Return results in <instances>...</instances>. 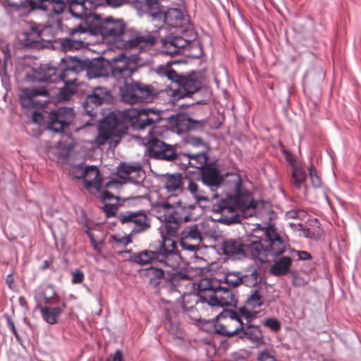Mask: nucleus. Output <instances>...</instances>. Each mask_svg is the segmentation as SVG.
<instances>
[{
    "mask_svg": "<svg viewBox=\"0 0 361 361\" xmlns=\"http://www.w3.org/2000/svg\"><path fill=\"white\" fill-rule=\"evenodd\" d=\"M263 237L252 234L245 238H228L222 243L224 254L233 259L252 257L268 262L269 256H278L286 250V244L273 226L264 228Z\"/></svg>",
    "mask_w": 361,
    "mask_h": 361,
    "instance_id": "nucleus-1",
    "label": "nucleus"
},
{
    "mask_svg": "<svg viewBox=\"0 0 361 361\" xmlns=\"http://www.w3.org/2000/svg\"><path fill=\"white\" fill-rule=\"evenodd\" d=\"M175 42H176V48L178 49V54L183 51H188V49H189V44L187 42L184 37L178 35H174Z\"/></svg>",
    "mask_w": 361,
    "mask_h": 361,
    "instance_id": "nucleus-45",
    "label": "nucleus"
},
{
    "mask_svg": "<svg viewBox=\"0 0 361 361\" xmlns=\"http://www.w3.org/2000/svg\"><path fill=\"white\" fill-rule=\"evenodd\" d=\"M63 310L62 307L46 306L40 309L43 319L49 324H56L58 317L61 314Z\"/></svg>",
    "mask_w": 361,
    "mask_h": 361,
    "instance_id": "nucleus-34",
    "label": "nucleus"
},
{
    "mask_svg": "<svg viewBox=\"0 0 361 361\" xmlns=\"http://www.w3.org/2000/svg\"><path fill=\"white\" fill-rule=\"evenodd\" d=\"M118 177L123 183H131L140 185L145 179V173L138 163H122L117 170Z\"/></svg>",
    "mask_w": 361,
    "mask_h": 361,
    "instance_id": "nucleus-20",
    "label": "nucleus"
},
{
    "mask_svg": "<svg viewBox=\"0 0 361 361\" xmlns=\"http://www.w3.org/2000/svg\"><path fill=\"white\" fill-rule=\"evenodd\" d=\"M123 40L118 47L126 49L137 48L142 43L149 47L156 44V37L151 32L146 30L142 33L133 27H128Z\"/></svg>",
    "mask_w": 361,
    "mask_h": 361,
    "instance_id": "nucleus-17",
    "label": "nucleus"
},
{
    "mask_svg": "<svg viewBox=\"0 0 361 361\" xmlns=\"http://www.w3.org/2000/svg\"><path fill=\"white\" fill-rule=\"evenodd\" d=\"M198 286L201 291L208 292L204 298L211 306H231L237 302L231 289L215 286L207 279L201 280Z\"/></svg>",
    "mask_w": 361,
    "mask_h": 361,
    "instance_id": "nucleus-12",
    "label": "nucleus"
},
{
    "mask_svg": "<svg viewBox=\"0 0 361 361\" xmlns=\"http://www.w3.org/2000/svg\"><path fill=\"white\" fill-rule=\"evenodd\" d=\"M159 267H150L141 271L143 277L147 279L153 286H157L161 283L164 272H166V267L159 265Z\"/></svg>",
    "mask_w": 361,
    "mask_h": 361,
    "instance_id": "nucleus-30",
    "label": "nucleus"
},
{
    "mask_svg": "<svg viewBox=\"0 0 361 361\" xmlns=\"http://www.w3.org/2000/svg\"><path fill=\"white\" fill-rule=\"evenodd\" d=\"M49 1V0H20L18 4H13L11 6L16 8V11L26 13L37 9L46 11L47 6L45 2Z\"/></svg>",
    "mask_w": 361,
    "mask_h": 361,
    "instance_id": "nucleus-27",
    "label": "nucleus"
},
{
    "mask_svg": "<svg viewBox=\"0 0 361 361\" xmlns=\"http://www.w3.org/2000/svg\"><path fill=\"white\" fill-rule=\"evenodd\" d=\"M292 177L293 179L294 185L300 189L302 188H305L306 189L305 185V173L303 169L298 166H295L293 164V171H292Z\"/></svg>",
    "mask_w": 361,
    "mask_h": 361,
    "instance_id": "nucleus-40",
    "label": "nucleus"
},
{
    "mask_svg": "<svg viewBox=\"0 0 361 361\" xmlns=\"http://www.w3.org/2000/svg\"><path fill=\"white\" fill-rule=\"evenodd\" d=\"M121 183V181H118L116 179H112L106 183V187L109 188H118Z\"/></svg>",
    "mask_w": 361,
    "mask_h": 361,
    "instance_id": "nucleus-62",
    "label": "nucleus"
},
{
    "mask_svg": "<svg viewBox=\"0 0 361 361\" xmlns=\"http://www.w3.org/2000/svg\"><path fill=\"white\" fill-rule=\"evenodd\" d=\"M195 206L183 202L180 200L171 202L168 198L166 202L157 204L154 208L157 218L164 223H182L192 219Z\"/></svg>",
    "mask_w": 361,
    "mask_h": 361,
    "instance_id": "nucleus-10",
    "label": "nucleus"
},
{
    "mask_svg": "<svg viewBox=\"0 0 361 361\" xmlns=\"http://www.w3.org/2000/svg\"><path fill=\"white\" fill-rule=\"evenodd\" d=\"M168 0H135V8L140 16L145 14L148 20L157 29L176 27L183 23L181 9L169 7Z\"/></svg>",
    "mask_w": 361,
    "mask_h": 361,
    "instance_id": "nucleus-5",
    "label": "nucleus"
},
{
    "mask_svg": "<svg viewBox=\"0 0 361 361\" xmlns=\"http://www.w3.org/2000/svg\"><path fill=\"white\" fill-rule=\"evenodd\" d=\"M298 257L300 259L302 260H307L311 259V255L306 252V251H299L298 253Z\"/></svg>",
    "mask_w": 361,
    "mask_h": 361,
    "instance_id": "nucleus-64",
    "label": "nucleus"
},
{
    "mask_svg": "<svg viewBox=\"0 0 361 361\" xmlns=\"http://www.w3.org/2000/svg\"><path fill=\"white\" fill-rule=\"evenodd\" d=\"M32 121L36 124L41 125L44 121V116L42 114L39 112L33 111L32 114Z\"/></svg>",
    "mask_w": 361,
    "mask_h": 361,
    "instance_id": "nucleus-60",
    "label": "nucleus"
},
{
    "mask_svg": "<svg viewBox=\"0 0 361 361\" xmlns=\"http://www.w3.org/2000/svg\"><path fill=\"white\" fill-rule=\"evenodd\" d=\"M116 210L117 206L114 204H105L104 206V212L108 216H114L116 214Z\"/></svg>",
    "mask_w": 361,
    "mask_h": 361,
    "instance_id": "nucleus-57",
    "label": "nucleus"
},
{
    "mask_svg": "<svg viewBox=\"0 0 361 361\" xmlns=\"http://www.w3.org/2000/svg\"><path fill=\"white\" fill-rule=\"evenodd\" d=\"M231 176V182L233 184L236 197H230L229 202L223 198L219 200L218 193L211 194L209 192L201 189L199 185L192 179L188 180L187 190L197 203L212 202L213 210L215 212L234 213L236 209H238L242 211L246 217L254 215L261 216L258 211L260 204L254 202L248 193L241 192L240 176L238 174H232Z\"/></svg>",
    "mask_w": 361,
    "mask_h": 361,
    "instance_id": "nucleus-3",
    "label": "nucleus"
},
{
    "mask_svg": "<svg viewBox=\"0 0 361 361\" xmlns=\"http://www.w3.org/2000/svg\"><path fill=\"white\" fill-rule=\"evenodd\" d=\"M292 263V259L290 257H282L271 267V272L276 276H283L286 274L290 269Z\"/></svg>",
    "mask_w": 361,
    "mask_h": 361,
    "instance_id": "nucleus-37",
    "label": "nucleus"
},
{
    "mask_svg": "<svg viewBox=\"0 0 361 361\" xmlns=\"http://www.w3.org/2000/svg\"><path fill=\"white\" fill-rule=\"evenodd\" d=\"M166 230L169 235L174 236L178 234V226L180 223H165Z\"/></svg>",
    "mask_w": 361,
    "mask_h": 361,
    "instance_id": "nucleus-54",
    "label": "nucleus"
},
{
    "mask_svg": "<svg viewBox=\"0 0 361 361\" xmlns=\"http://www.w3.org/2000/svg\"><path fill=\"white\" fill-rule=\"evenodd\" d=\"M43 294H44L45 303L47 304L49 302L52 295H54L55 294V292H54L52 286H47L45 288Z\"/></svg>",
    "mask_w": 361,
    "mask_h": 361,
    "instance_id": "nucleus-58",
    "label": "nucleus"
},
{
    "mask_svg": "<svg viewBox=\"0 0 361 361\" xmlns=\"http://www.w3.org/2000/svg\"><path fill=\"white\" fill-rule=\"evenodd\" d=\"M161 51L166 54L173 56L178 54V49L176 48V42L173 34L166 35L161 39Z\"/></svg>",
    "mask_w": 361,
    "mask_h": 361,
    "instance_id": "nucleus-38",
    "label": "nucleus"
},
{
    "mask_svg": "<svg viewBox=\"0 0 361 361\" xmlns=\"http://www.w3.org/2000/svg\"><path fill=\"white\" fill-rule=\"evenodd\" d=\"M72 280L71 282L73 284H79L81 283L85 279L84 274L79 269H76L73 271L72 273Z\"/></svg>",
    "mask_w": 361,
    "mask_h": 361,
    "instance_id": "nucleus-53",
    "label": "nucleus"
},
{
    "mask_svg": "<svg viewBox=\"0 0 361 361\" xmlns=\"http://www.w3.org/2000/svg\"><path fill=\"white\" fill-rule=\"evenodd\" d=\"M136 263L145 265L153 262L166 267L167 274L171 276L179 267L180 257L176 251V243L170 238L163 236L159 241V247L156 250H145L134 256Z\"/></svg>",
    "mask_w": 361,
    "mask_h": 361,
    "instance_id": "nucleus-6",
    "label": "nucleus"
},
{
    "mask_svg": "<svg viewBox=\"0 0 361 361\" xmlns=\"http://www.w3.org/2000/svg\"><path fill=\"white\" fill-rule=\"evenodd\" d=\"M75 169L80 172L79 178H83L85 187L92 193L99 192L102 187V178L99 170L95 166H87L83 169L82 166L75 167Z\"/></svg>",
    "mask_w": 361,
    "mask_h": 361,
    "instance_id": "nucleus-21",
    "label": "nucleus"
},
{
    "mask_svg": "<svg viewBox=\"0 0 361 361\" xmlns=\"http://www.w3.org/2000/svg\"><path fill=\"white\" fill-rule=\"evenodd\" d=\"M169 122L173 126L172 127L176 128L177 132L180 133L188 128L190 120L183 115L171 116L169 118Z\"/></svg>",
    "mask_w": 361,
    "mask_h": 361,
    "instance_id": "nucleus-41",
    "label": "nucleus"
},
{
    "mask_svg": "<svg viewBox=\"0 0 361 361\" xmlns=\"http://www.w3.org/2000/svg\"><path fill=\"white\" fill-rule=\"evenodd\" d=\"M84 46V42L82 40L73 39L70 37L61 38L60 42V49L63 51H71L73 49H80Z\"/></svg>",
    "mask_w": 361,
    "mask_h": 361,
    "instance_id": "nucleus-42",
    "label": "nucleus"
},
{
    "mask_svg": "<svg viewBox=\"0 0 361 361\" xmlns=\"http://www.w3.org/2000/svg\"><path fill=\"white\" fill-rule=\"evenodd\" d=\"M87 32V27L85 26H83L82 24L80 23L78 25H76L75 27L72 28L69 31V34L71 35H73L75 33H81L84 34Z\"/></svg>",
    "mask_w": 361,
    "mask_h": 361,
    "instance_id": "nucleus-59",
    "label": "nucleus"
},
{
    "mask_svg": "<svg viewBox=\"0 0 361 361\" xmlns=\"http://www.w3.org/2000/svg\"><path fill=\"white\" fill-rule=\"evenodd\" d=\"M160 111L153 109H128L122 111H112L105 116L99 127L95 143L104 145L110 138L115 137L116 144L126 133V124L130 123L133 128L143 130L146 127L153 126L160 121Z\"/></svg>",
    "mask_w": 361,
    "mask_h": 361,
    "instance_id": "nucleus-2",
    "label": "nucleus"
},
{
    "mask_svg": "<svg viewBox=\"0 0 361 361\" xmlns=\"http://www.w3.org/2000/svg\"><path fill=\"white\" fill-rule=\"evenodd\" d=\"M224 280L228 285L236 287L241 284L242 273L240 271H228L226 273Z\"/></svg>",
    "mask_w": 361,
    "mask_h": 361,
    "instance_id": "nucleus-43",
    "label": "nucleus"
},
{
    "mask_svg": "<svg viewBox=\"0 0 361 361\" xmlns=\"http://www.w3.org/2000/svg\"><path fill=\"white\" fill-rule=\"evenodd\" d=\"M240 338L247 339L250 341L259 345L263 343V335L261 329L257 326L247 325L243 327Z\"/></svg>",
    "mask_w": 361,
    "mask_h": 361,
    "instance_id": "nucleus-31",
    "label": "nucleus"
},
{
    "mask_svg": "<svg viewBox=\"0 0 361 361\" xmlns=\"http://www.w3.org/2000/svg\"><path fill=\"white\" fill-rule=\"evenodd\" d=\"M216 319L215 327L218 333L228 336L240 334L243 322L237 312L224 310Z\"/></svg>",
    "mask_w": 361,
    "mask_h": 361,
    "instance_id": "nucleus-14",
    "label": "nucleus"
},
{
    "mask_svg": "<svg viewBox=\"0 0 361 361\" xmlns=\"http://www.w3.org/2000/svg\"><path fill=\"white\" fill-rule=\"evenodd\" d=\"M49 92H22L19 97V101L21 106L26 109L44 107L47 104V101H39L38 97H49Z\"/></svg>",
    "mask_w": 361,
    "mask_h": 361,
    "instance_id": "nucleus-23",
    "label": "nucleus"
},
{
    "mask_svg": "<svg viewBox=\"0 0 361 361\" xmlns=\"http://www.w3.org/2000/svg\"><path fill=\"white\" fill-rule=\"evenodd\" d=\"M104 1L106 2V4L108 6H109L111 8H118L128 2H132L133 6L135 7V0H104Z\"/></svg>",
    "mask_w": 361,
    "mask_h": 361,
    "instance_id": "nucleus-48",
    "label": "nucleus"
},
{
    "mask_svg": "<svg viewBox=\"0 0 361 361\" xmlns=\"http://www.w3.org/2000/svg\"><path fill=\"white\" fill-rule=\"evenodd\" d=\"M112 240L117 245L121 246H126L132 242L130 235H126L123 237H120L118 235H113Z\"/></svg>",
    "mask_w": 361,
    "mask_h": 361,
    "instance_id": "nucleus-49",
    "label": "nucleus"
},
{
    "mask_svg": "<svg viewBox=\"0 0 361 361\" xmlns=\"http://www.w3.org/2000/svg\"><path fill=\"white\" fill-rule=\"evenodd\" d=\"M162 182L168 192L178 194L183 191V178L180 173L166 174Z\"/></svg>",
    "mask_w": 361,
    "mask_h": 361,
    "instance_id": "nucleus-28",
    "label": "nucleus"
},
{
    "mask_svg": "<svg viewBox=\"0 0 361 361\" xmlns=\"http://www.w3.org/2000/svg\"><path fill=\"white\" fill-rule=\"evenodd\" d=\"M104 19V39L109 44L119 47L128 27L123 18L109 16Z\"/></svg>",
    "mask_w": 361,
    "mask_h": 361,
    "instance_id": "nucleus-15",
    "label": "nucleus"
},
{
    "mask_svg": "<svg viewBox=\"0 0 361 361\" xmlns=\"http://www.w3.org/2000/svg\"><path fill=\"white\" fill-rule=\"evenodd\" d=\"M257 361H277V360L268 350H264L258 354Z\"/></svg>",
    "mask_w": 361,
    "mask_h": 361,
    "instance_id": "nucleus-51",
    "label": "nucleus"
},
{
    "mask_svg": "<svg viewBox=\"0 0 361 361\" xmlns=\"http://www.w3.org/2000/svg\"><path fill=\"white\" fill-rule=\"evenodd\" d=\"M232 174L233 173L227 174V176H228L229 178L226 179L220 174V172L217 169L208 166L202 169L201 180L202 183L208 188L211 194L217 193V190L220 188L224 183H228L231 192L228 194L227 198L225 200L229 202L230 197H236L233 188V184L231 182V176Z\"/></svg>",
    "mask_w": 361,
    "mask_h": 361,
    "instance_id": "nucleus-13",
    "label": "nucleus"
},
{
    "mask_svg": "<svg viewBox=\"0 0 361 361\" xmlns=\"http://www.w3.org/2000/svg\"><path fill=\"white\" fill-rule=\"evenodd\" d=\"M101 104L102 99L96 94H93L92 95H89L87 97L84 104V108L90 116L94 117L97 115L94 110V107L97 108Z\"/></svg>",
    "mask_w": 361,
    "mask_h": 361,
    "instance_id": "nucleus-39",
    "label": "nucleus"
},
{
    "mask_svg": "<svg viewBox=\"0 0 361 361\" xmlns=\"http://www.w3.org/2000/svg\"><path fill=\"white\" fill-rule=\"evenodd\" d=\"M118 219L123 224L132 227V233H138L148 230L151 226L150 218L143 210L126 211L118 214Z\"/></svg>",
    "mask_w": 361,
    "mask_h": 361,
    "instance_id": "nucleus-16",
    "label": "nucleus"
},
{
    "mask_svg": "<svg viewBox=\"0 0 361 361\" xmlns=\"http://www.w3.org/2000/svg\"><path fill=\"white\" fill-rule=\"evenodd\" d=\"M121 99L128 104L147 102L153 92H121Z\"/></svg>",
    "mask_w": 361,
    "mask_h": 361,
    "instance_id": "nucleus-32",
    "label": "nucleus"
},
{
    "mask_svg": "<svg viewBox=\"0 0 361 361\" xmlns=\"http://www.w3.org/2000/svg\"><path fill=\"white\" fill-rule=\"evenodd\" d=\"M113 58L111 60L103 56L87 59L86 66V75L88 79L98 78L109 75V71L112 75V66H114Z\"/></svg>",
    "mask_w": 361,
    "mask_h": 361,
    "instance_id": "nucleus-19",
    "label": "nucleus"
},
{
    "mask_svg": "<svg viewBox=\"0 0 361 361\" xmlns=\"http://www.w3.org/2000/svg\"><path fill=\"white\" fill-rule=\"evenodd\" d=\"M238 314L240 319L241 317H244L247 320L255 317L256 316V312L248 310L247 306L240 308Z\"/></svg>",
    "mask_w": 361,
    "mask_h": 361,
    "instance_id": "nucleus-50",
    "label": "nucleus"
},
{
    "mask_svg": "<svg viewBox=\"0 0 361 361\" xmlns=\"http://www.w3.org/2000/svg\"><path fill=\"white\" fill-rule=\"evenodd\" d=\"M107 361H123L122 352L120 350H116L114 355L109 356Z\"/></svg>",
    "mask_w": 361,
    "mask_h": 361,
    "instance_id": "nucleus-61",
    "label": "nucleus"
},
{
    "mask_svg": "<svg viewBox=\"0 0 361 361\" xmlns=\"http://www.w3.org/2000/svg\"><path fill=\"white\" fill-rule=\"evenodd\" d=\"M139 54H133L127 56L122 51L113 57L114 66H112V77L118 81L122 80L123 86H120L118 90L126 91H147L154 90L150 85H143L132 79V75L135 73L140 65Z\"/></svg>",
    "mask_w": 361,
    "mask_h": 361,
    "instance_id": "nucleus-7",
    "label": "nucleus"
},
{
    "mask_svg": "<svg viewBox=\"0 0 361 361\" xmlns=\"http://www.w3.org/2000/svg\"><path fill=\"white\" fill-rule=\"evenodd\" d=\"M202 240V232L197 224L185 226L180 233V245L185 251L195 252Z\"/></svg>",
    "mask_w": 361,
    "mask_h": 361,
    "instance_id": "nucleus-18",
    "label": "nucleus"
},
{
    "mask_svg": "<svg viewBox=\"0 0 361 361\" xmlns=\"http://www.w3.org/2000/svg\"><path fill=\"white\" fill-rule=\"evenodd\" d=\"M168 133L167 128L161 126H154L149 131L145 140L150 157L168 161H173L180 157L181 154L176 152L173 145L166 144L162 140Z\"/></svg>",
    "mask_w": 361,
    "mask_h": 361,
    "instance_id": "nucleus-9",
    "label": "nucleus"
},
{
    "mask_svg": "<svg viewBox=\"0 0 361 361\" xmlns=\"http://www.w3.org/2000/svg\"><path fill=\"white\" fill-rule=\"evenodd\" d=\"M4 317H5L6 320L7 326L9 327V329H11V331H12V333L15 336L16 338L18 341H20V336L18 334V331H17V330L16 329V326H15V324H14L13 322L12 321V319H11V317L8 315L6 314V315H4Z\"/></svg>",
    "mask_w": 361,
    "mask_h": 361,
    "instance_id": "nucleus-55",
    "label": "nucleus"
},
{
    "mask_svg": "<svg viewBox=\"0 0 361 361\" xmlns=\"http://www.w3.org/2000/svg\"><path fill=\"white\" fill-rule=\"evenodd\" d=\"M164 71L163 73L168 78L169 80L175 82L178 85V88L174 90H190L193 88V90H200L202 87V73L199 71H190L187 73H182L178 74L170 65L167 67H164L161 65L159 67V73H161V71ZM164 90H173L170 86L165 88Z\"/></svg>",
    "mask_w": 361,
    "mask_h": 361,
    "instance_id": "nucleus-11",
    "label": "nucleus"
},
{
    "mask_svg": "<svg viewBox=\"0 0 361 361\" xmlns=\"http://www.w3.org/2000/svg\"><path fill=\"white\" fill-rule=\"evenodd\" d=\"M264 324L274 332H277L281 329V324L275 318H269L264 321Z\"/></svg>",
    "mask_w": 361,
    "mask_h": 361,
    "instance_id": "nucleus-47",
    "label": "nucleus"
},
{
    "mask_svg": "<svg viewBox=\"0 0 361 361\" xmlns=\"http://www.w3.org/2000/svg\"><path fill=\"white\" fill-rule=\"evenodd\" d=\"M325 73L322 68H310L303 76V84L319 83L324 78Z\"/></svg>",
    "mask_w": 361,
    "mask_h": 361,
    "instance_id": "nucleus-36",
    "label": "nucleus"
},
{
    "mask_svg": "<svg viewBox=\"0 0 361 361\" xmlns=\"http://www.w3.org/2000/svg\"><path fill=\"white\" fill-rule=\"evenodd\" d=\"M93 20L98 23V25L93 24L92 23L86 20V27L87 32L91 36H99L101 35L102 38L104 39V19L99 14L93 15Z\"/></svg>",
    "mask_w": 361,
    "mask_h": 361,
    "instance_id": "nucleus-35",
    "label": "nucleus"
},
{
    "mask_svg": "<svg viewBox=\"0 0 361 361\" xmlns=\"http://www.w3.org/2000/svg\"><path fill=\"white\" fill-rule=\"evenodd\" d=\"M42 31L37 27H31L28 30L23 32L24 37L23 44L27 49H40L43 47Z\"/></svg>",
    "mask_w": 361,
    "mask_h": 361,
    "instance_id": "nucleus-24",
    "label": "nucleus"
},
{
    "mask_svg": "<svg viewBox=\"0 0 361 361\" xmlns=\"http://www.w3.org/2000/svg\"><path fill=\"white\" fill-rule=\"evenodd\" d=\"M185 158L187 162L184 163V166L188 167L189 166L196 169H203L207 162V156L204 153H199L197 154H181L179 159Z\"/></svg>",
    "mask_w": 361,
    "mask_h": 361,
    "instance_id": "nucleus-33",
    "label": "nucleus"
},
{
    "mask_svg": "<svg viewBox=\"0 0 361 361\" xmlns=\"http://www.w3.org/2000/svg\"><path fill=\"white\" fill-rule=\"evenodd\" d=\"M262 304V297L258 290L252 291L246 300V305L252 308L260 307Z\"/></svg>",
    "mask_w": 361,
    "mask_h": 361,
    "instance_id": "nucleus-44",
    "label": "nucleus"
},
{
    "mask_svg": "<svg viewBox=\"0 0 361 361\" xmlns=\"http://www.w3.org/2000/svg\"><path fill=\"white\" fill-rule=\"evenodd\" d=\"M242 282L247 287H255L262 281V277L259 269L256 265L248 267L243 273H242Z\"/></svg>",
    "mask_w": 361,
    "mask_h": 361,
    "instance_id": "nucleus-29",
    "label": "nucleus"
},
{
    "mask_svg": "<svg viewBox=\"0 0 361 361\" xmlns=\"http://www.w3.org/2000/svg\"><path fill=\"white\" fill-rule=\"evenodd\" d=\"M181 36L184 37L189 44V49H197L196 53L185 54V56L192 59H200L204 54V51L202 44L197 39V33L194 29L190 28L183 31Z\"/></svg>",
    "mask_w": 361,
    "mask_h": 361,
    "instance_id": "nucleus-25",
    "label": "nucleus"
},
{
    "mask_svg": "<svg viewBox=\"0 0 361 361\" xmlns=\"http://www.w3.org/2000/svg\"><path fill=\"white\" fill-rule=\"evenodd\" d=\"M237 219H238V216L236 214H235V215H232L229 218H225V219L221 218L219 219V221L225 222L227 224H230L235 222Z\"/></svg>",
    "mask_w": 361,
    "mask_h": 361,
    "instance_id": "nucleus-63",
    "label": "nucleus"
},
{
    "mask_svg": "<svg viewBox=\"0 0 361 361\" xmlns=\"http://www.w3.org/2000/svg\"><path fill=\"white\" fill-rule=\"evenodd\" d=\"M73 116V110L71 108L61 107L57 110L51 111L48 123L49 129L57 133L61 132L70 124Z\"/></svg>",
    "mask_w": 361,
    "mask_h": 361,
    "instance_id": "nucleus-22",
    "label": "nucleus"
},
{
    "mask_svg": "<svg viewBox=\"0 0 361 361\" xmlns=\"http://www.w3.org/2000/svg\"><path fill=\"white\" fill-rule=\"evenodd\" d=\"M171 276V281L161 289L163 293H167L169 296L166 300L167 302L180 304L185 311L190 310L198 302L199 298L197 294L194 292H185V288L186 287L189 290L193 288L194 283L191 282L186 274L177 271Z\"/></svg>",
    "mask_w": 361,
    "mask_h": 361,
    "instance_id": "nucleus-8",
    "label": "nucleus"
},
{
    "mask_svg": "<svg viewBox=\"0 0 361 361\" xmlns=\"http://www.w3.org/2000/svg\"><path fill=\"white\" fill-rule=\"evenodd\" d=\"M61 39V38L54 39V40H48V41L43 40L42 49L47 48V49H50L52 50L58 49L59 48H60Z\"/></svg>",
    "mask_w": 361,
    "mask_h": 361,
    "instance_id": "nucleus-52",
    "label": "nucleus"
},
{
    "mask_svg": "<svg viewBox=\"0 0 361 361\" xmlns=\"http://www.w3.org/2000/svg\"><path fill=\"white\" fill-rule=\"evenodd\" d=\"M309 172L312 186L314 188H319L322 185V180L315 168L312 165L309 166Z\"/></svg>",
    "mask_w": 361,
    "mask_h": 361,
    "instance_id": "nucleus-46",
    "label": "nucleus"
},
{
    "mask_svg": "<svg viewBox=\"0 0 361 361\" xmlns=\"http://www.w3.org/2000/svg\"><path fill=\"white\" fill-rule=\"evenodd\" d=\"M87 59H81L78 56L67 55L61 59L60 61V73H57V68L52 65L51 63H41L38 67L34 68L36 74L35 80L41 82L56 83L63 82V85L59 87H52L49 90H78L75 85L76 79L66 80V73L68 71L78 73L85 71ZM20 90H48L46 87L39 88H22Z\"/></svg>",
    "mask_w": 361,
    "mask_h": 361,
    "instance_id": "nucleus-4",
    "label": "nucleus"
},
{
    "mask_svg": "<svg viewBox=\"0 0 361 361\" xmlns=\"http://www.w3.org/2000/svg\"><path fill=\"white\" fill-rule=\"evenodd\" d=\"M3 54V61L0 59V77L2 86L5 90L11 88V77L7 72V61L11 58L9 44L6 43L1 48Z\"/></svg>",
    "mask_w": 361,
    "mask_h": 361,
    "instance_id": "nucleus-26",
    "label": "nucleus"
},
{
    "mask_svg": "<svg viewBox=\"0 0 361 361\" xmlns=\"http://www.w3.org/2000/svg\"><path fill=\"white\" fill-rule=\"evenodd\" d=\"M195 92H178V91L172 92V94H171L172 102L174 103V101L176 99L178 100L179 99H182L184 97H190Z\"/></svg>",
    "mask_w": 361,
    "mask_h": 361,
    "instance_id": "nucleus-56",
    "label": "nucleus"
}]
</instances>
